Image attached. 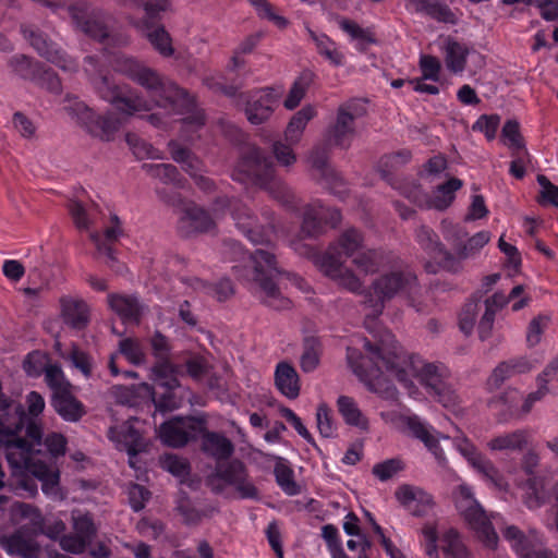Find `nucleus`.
<instances>
[{
	"label": "nucleus",
	"mask_w": 558,
	"mask_h": 558,
	"mask_svg": "<svg viewBox=\"0 0 558 558\" xmlns=\"http://www.w3.org/2000/svg\"><path fill=\"white\" fill-rule=\"evenodd\" d=\"M368 357H362L356 349H348V363L353 373L373 392L385 399H396L398 391L392 384L397 380L414 399L421 397L415 383L448 411L458 414L461 399L450 381L449 369L440 364L428 362L417 355L407 353L390 332L372 344L362 340Z\"/></svg>",
	"instance_id": "f257e3e1"
},
{
	"label": "nucleus",
	"mask_w": 558,
	"mask_h": 558,
	"mask_svg": "<svg viewBox=\"0 0 558 558\" xmlns=\"http://www.w3.org/2000/svg\"><path fill=\"white\" fill-rule=\"evenodd\" d=\"M20 422L16 427L12 426L14 437L16 441L23 444L26 453L23 457L24 463L21 465H11L13 476L17 478L19 486L27 492L29 496H34L37 493V485L34 482H29L26 477L31 474L41 482L43 493L52 498L62 500L64 494L59 486L60 472L54 463L46 462L44 460L43 447L51 457H60L65 453L66 439L63 435L58 433H51L46 436L44 442L41 441L43 428L36 422H29L26 427V437L24 439L21 435H16Z\"/></svg>",
	"instance_id": "f03ea898"
},
{
	"label": "nucleus",
	"mask_w": 558,
	"mask_h": 558,
	"mask_svg": "<svg viewBox=\"0 0 558 558\" xmlns=\"http://www.w3.org/2000/svg\"><path fill=\"white\" fill-rule=\"evenodd\" d=\"M363 236L355 229L344 231L328 250L316 259L319 270L339 287L361 293L364 278L378 271L381 255L377 251H360Z\"/></svg>",
	"instance_id": "7ed1b4c3"
},
{
	"label": "nucleus",
	"mask_w": 558,
	"mask_h": 558,
	"mask_svg": "<svg viewBox=\"0 0 558 558\" xmlns=\"http://www.w3.org/2000/svg\"><path fill=\"white\" fill-rule=\"evenodd\" d=\"M118 70L145 87L148 94L156 98L158 106L172 107L179 113H183V108H185L190 116L182 120L183 138L189 137L185 132H194L203 125V112L194 109L191 98L173 83L165 82L155 71L131 58H122L118 63Z\"/></svg>",
	"instance_id": "20e7f679"
},
{
	"label": "nucleus",
	"mask_w": 558,
	"mask_h": 558,
	"mask_svg": "<svg viewBox=\"0 0 558 558\" xmlns=\"http://www.w3.org/2000/svg\"><path fill=\"white\" fill-rule=\"evenodd\" d=\"M228 206L236 227L255 244H268L271 240L272 229L260 228L255 223L244 204L239 201L218 199L213 208V217L196 205H187L181 218V229L194 231L209 230L216 220L221 218L223 208Z\"/></svg>",
	"instance_id": "39448f33"
},
{
	"label": "nucleus",
	"mask_w": 558,
	"mask_h": 558,
	"mask_svg": "<svg viewBox=\"0 0 558 558\" xmlns=\"http://www.w3.org/2000/svg\"><path fill=\"white\" fill-rule=\"evenodd\" d=\"M180 369L172 363L165 361L151 369V379L160 387L167 389V393L159 400L156 399L153 388L142 383L138 385L114 386L111 388V396L116 402L124 405H136L142 401H153L160 410H173L182 404L183 395L177 396L179 388L178 374Z\"/></svg>",
	"instance_id": "423d86ee"
},
{
	"label": "nucleus",
	"mask_w": 558,
	"mask_h": 558,
	"mask_svg": "<svg viewBox=\"0 0 558 558\" xmlns=\"http://www.w3.org/2000/svg\"><path fill=\"white\" fill-rule=\"evenodd\" d=\"M235 253L245 263L243 270L239 265L233 266L236 276L246 280H253L258 284V296L262 301L275 310H288L291 301L282 295L280 289L272 279L279 274L275 254L270 251L258 248L253 255L247 256L240 245H234Z\"/></svg>",
	"instance_id": "0eeeda50"
},
{
	"label": "nucleus",
	"mask_w": 558,
	"mask_h": 558,
	"mask_svg": "<svg viewBox=\"0 0 558 558\" xmlns=\"http://www.w3.org/2000/svg\"><path fill=\"white\" fill-rule=\"evenodd\" d=\"M418 288L415 275L409 269H398L377 278L371 292L365 296L366 316L377 317L383 313L385 302L395 298H403L412 305Z\"/></svg>",
	"instance_id": "6e6552de"
},
{
	"label": "nucleus",
	"mask_w": 558,
	"mask_h": 558,
	"mask_svg": "<svg viewBox=\"0 0 558 558\" xmlns=\"http://www.w3.org/2000/svg\"><path fill=\"white\" fill-rule=\"evenodd\" d=\"M453 501L459 514L475 533L476 538L486 548L496 549L498 534L492 525V518L475 498L472 487L465 483L458 485L453 492Z\"/></svg>",
	"instance_id": "1a4fd4ad"
},
{
	"label": "nucleus",
	"mask_w": 558,
	"mask_h": 558,
	"mask_svg": "<svg viewBox=\"0 0 558 558\" xmlns=\"http://www.w3.org/2000/svg\"><path fill=\"white\" fill-rule=\"evenodd\" d=\"M380 415L386 423L391 424L396 429L420 439L440 466L447 465L446 453L440 447L439 440L448 439V436L436 432L434 427L416 415L396 411L381 412Z\"/></svg>",
	"instance_id": "9d476101"
},
{
	"label": "nucleus",
	"mask_w": 558,
	"mask_h": 558,
	"mask_svg": "<svg viewBox=\"0 0 558 558\" xmlns=\"http://www.w3.org/2000/svg\"><path fill=\"white\" fill-rule=\"evenodd\" d=\"M93 83L100 96L124 114H140L153 108L150 102L142 100L131 88L117 85L106 76H99Z\"/></svg>",
	"instance_id": "9b49d317"
},
{
	"label": "nucleus",
	"mask_w": 558,
	"mask_h": 558,
	"mask_svg": "<svg viewBox=\"0 0 558 558\" xmlns=\"http://www.w3.org/2000/svg\"><path fill=\"white\" fill-rule=\"evenodd\" d=\"M452 442L460 454L488 485L502 492L508 489V483L499 470L489 459H487L477 450V448L469 438H466L463 434H459L452 438Z\"/></svg>",
	"instance_id": "f8f14e48"
},
{
	"label": "nucleus",
	"mask_w": 558,
	"mask_h": 558,
	"mask_svg": "<svg viewBox=\"0 0 558 558\" xmlns=\"http://www.w3.org/2000/svg\"><path fill=\"white\" fill-rule=\"evenodd\" d=\"M64 109L94 136L110 141L121 125V121L111 116L99 117L75 97H66Z\"/></svg>",
	"instance_id": "ddd939ff"
},
{
	"label": "nucleus",
	"mask_w": 558,
	"mask_h": 558,
	"mask_svg": "<svg viewBox=\"0 0 558 558\" xmlns=\"http://www.w3.org/2000/svg\"><path fill=\"white\" fill-rule=\"evenodd\" d=\"M204 430L205 421L201 417H175L163 423L158 435L165 445L179 448L199 437Z\"/></svg>",
	"instance_id": "4468645a"
},
{
	"label": "nucleus",
	"mask_w": 558,
	"mask_h": 558,
	"mask_svg": "<svg viewBox=\"0 0 558 558\" xmlns=\"http://www.w3.org/2000/svg\"><path fill=\"white\" fill-rule=\"evenodd\" d=\"M364 113L361 100L352 99L341 105L333 126L328 132L327 141L331 145L348 147L354 137V119Z\"/></svg>",
	"instance_id": "2eb2a0df"
},
{
	"label": "nucleus",
	"mask_w": 558,
	"mask_h": 558,
	"mask_svg": "<svg viewBox=\"0 0 558 558\" xmlns=\"http://www.w3.org/2000/svg\"><path fill=\"white\" fill-rule=\"evenodd\" d=\"M233 178L243 182L252 181L270 189L268 182L274 178V165L263 156L258 148L253 147L248 150V155L238 163Z\"/></svg>",
	"instance_id": "dca6fc26"
},
{
	"label": "nucleus",
	"mask_w": 558,
	"mask_h": 558,
	"mask_svg": "<svg viewBox=\"0 0 558 558\" xmlns=\"http://www.w3.org/2000/svg\"><path fill=\"white\" fill-rule=\"evenodd\" d=\"M136 424H138L137 420H129L120 425L111 426L108 432V437L116 448L128 452L132 468H136V454L147 449V442L142 437L140 428L135 426Z\"/></svg>",
	"instance_id": "f3484780"
},
{
	"label": "nucleus",
	"mask_w": 558,
	"mask_h": 558,
	"mask_svg": "<svg viewBox=\"0 0 558 558\" xmlns=\"http://www.w3.org/2000/svg\"><path fill=\"white\" fill-rule=\"evenodd\" d=\"M395 497L400 506L413 515L424 517L434 512L435 502L433 497L418 486L400 485L395 492Z\"/></svg>",
	"instance_id": "a211bd4d"
},
{
	"label": "nucleus",
	"mask_w": 558,
	"mask_h": 558,
	"mask_svg": "<svg viewBox=\"0 0 558 558\" xmlns=\"http://www.w3.org/2000/svg\"><path fill=\"white\" fill-rule=\"evenodd\" d=\"M11 408L8 399H5L2 395H0V418L3 415H9L8 410ZM21 421V413L16 410L13 415V421L11 425H8L5 428H2V423L0 422V446H2L5 450L8 462L13 463L14 465H21L24 463V456L26 450L23 444L14 440V433L12 426L17 425Z\"/></svg>",
	"instance_id": "6ab92c4d"
},
{
	"label": "nucleus",
	"mask_w": 558,
	"mask_h": 558,
	"mask_svg": "<svg viewBox=\"0 0 558 558\" xmlns=\"http://www.w3.org/2000/svg\"><path fill=\"white\" fill-rule=\"evenodd\" d=\"M462 185L460 179L451 178L446 183L438 185L432 196H427L420 189H415L408 197L418 206L444 210L452 204L454 193Z\"/></svg>",
	"instance_id": "aec40b11"
},
{
	"label": "nucleus",
	"mask_w": 558,
	"mask_h": 558,
	"mask_svg": "<svg viewBox=\"0 0 558 558\" xmlns=\"http://www.w3.org/2000/svg\"><path fill=\"white\" fill-rule=\"evenodd\" d=\"M539 364L536 357L517 356L498 364L488 378L489 388H498L506 380L524 375L535 369Z\"/></svg>",
	"instance_id": "412c9836"
},
{
	"label": "nucleus",
	"mask_w": 558,
	"mask_h": 558,
	"mask_svg": "<svg viewBox=\"0 0 558 558\" xmlns=\"http://www.w3.org/2000/svg\"><path fill=\"white\" fill-rule=\"evenodd\" d=\"M281 96V90L267 88L256 92L247 101L245 113L252 124L268 120Z\"/></svg>",
	"instance_id": "4be33fe9"
},
{
	"label": "nucleus",
	"mask_w": 558,
	"mask_h": 558,
	"mask_svg": "<svg viewBox=\"0 0 558 558\" xmlns=\"http://www.w3.org/2000/svg\"><path fill=\"white\" fill-rule=\"evenodd\" d=\"M24 37L29 40L32 46L47 60L57 64L63 71H74L76 63L61 51L54 44L47 40L41 34L36 33L34 29L24 28Z\"/></svg>",
	"instance_id": "5701e85b"
},
{
	"label": "nucleus",
	"mask_w": 558,
	"mask_h": 558,
	"mask_svg": "<svg viewBox=\"0 0 558 558\" xmlns=\"http://www.w3.org/2000/svg\"><path fill=\"white\" fill-rule=\"evenodd\" d=\"M217 476L226 484L231 485L242 498L257 497L256 487L247 480L244 465L233 461L228 465H220L217 469Z\"/></svg>",
	"instance_id": "b1692460"
},
{
	"label": "nucleus",
	"mask_w": 558,
	"mask_h": 558,
	"mask_svg": "<svg viewBox=\"0 0 558 558\" xmlns=\"http://www.w3.org/2000/svg\"><path fill=\"white\" fill-rule=\"evenodd\" d=\"M417 240L437 265L452 271L458 269L456 258L439 243L436 234L430 229L421 228L417 231Z\"/></svg>",
	"instance_id": "393cba45"
},
{
	"label": "nucleus",
	"mask_w": 558,
	"mask_h": 558,
	"mask_svg": "<svg viewBox=\"0 0 558 558\" xmlns=\"http://www.w3.org/2000/svg\"><path fill=\"white\" fill-rule=\"evenodd\" d=\"M446 239L452 245L457 258L462 260L475 256L490 241L492 234L488 231H480L463 241L462 230L459 229Z\"/></svg>",
	"instance_id": "a878e982"
},
{
	"label": "nucleus",
	"mask_w": 558,
	"mask_h": 558,
	"mask_svg": "<svg viewBox=\"0 0 558 558\" xmlns=\"http://www.w3.org/2000/svg\"><path fill=\"white\" fill-rule=\"evenodd\" d=\"M439 49L448 71L453 74H461L465 69L466 58L470 53L469 47L447 36L439 39Z\"/></svg>",
	"instance_id": "bb28decb"
},
{
	"label": "nucleus",
	"mask_w": 558,
	"mask_h": 558,
	"mask_svg": "<svg viewBox=\"0 0 558 558\" xmlns=\"http://www.w3.org/2000/svg\"><path fill=\"white\" fill-rule=\"evenodd\" d=\"M169 148L172 159L182 165V168L194 179L195 183L204 190H209L211 182L202 174V162L177 142H170Z\"/></svg>",
	"instance_id": "cd10ccee"
},
{
	"label": "nucleus",
	"mask_w": 558,
	"mask_h": 558,
	"mask_svg": "<svg viewBox=\"0 0 558 558\" xmlns=\"http://www.w3.org/2000/svg\"><path fill=\"white\" fill-rule=\"evenodd\" d=\"M341 215L336 209H327L320 204L308 205L304 209L302 231L308 235H315L319 229L322 221L336 225L340 221Z\"/></svg>",
	"instance_id": "c85d7f7f"
},
{
	"label": "nucleus",
	"mask_w": 558,
	"mask_h": 558,
	"mask_svg": "<svg viewBox=\"0 0 558 558\" xmlns=\"http://www.w3.org/2000/svg\"><path fill=\"white\" fill-rule=\"evenodd\" d=\"M275 386L288 399H296L301 391L296 369L288 362H279L275 369Z\"/></svg>",
	"instance_id": "c756f323"
},
{
	"label": "nucleus",
	"mask_w": 558,
	"mask_h": 558,
	"mask_svg": "<svg viewBox=\"0 0 558 558\" xmlns=\"http://www.w3.org/2000/svg\"><path fill=\"white\" fill-rule=\"evenodd\" d=\"M501 532L504 538L510 543L511 548L520 558L531 549L542 546V538L535 531L524 534L518 526L507 524Z\"/></svg>",
	"instance_id": "7c9ffc66"
},
{
	"label": "nucleus",
	"mask_w": 558,
	"mask_h": 558,
	"mask_svg": "<svg viewBox=\"0 0 558 558\" xmlns=\"http://www.w3.org/2000/svg\"><path fill=\"white\" fill-rule=\"evenodd\" d=\"M337 410L343 422L360 432L369 429V420L360 409L357 402L349 396H339L336 402Z\"/></svg>",
	"instance_id": "2f4dec72"
},
{
	"label": "nucleus",
	"mask_w": 558,
	"mask_h": 558,
	"mask_svg": "<svg viewBox=\"0 0 558 558\" xmlns=\"http://www.w3.org/2000/svg\"><path fill=\"white\" fill-rule=\"evenodd\" d=\"M530 438L527 430L515 429L494 436L487 441L486 447L490 451H520L530 444Z\"/></svg>",
	"instance_id": "473e14b6"
},
{
	"label": "nucleus",
	"mask_w": 558,
	"mask_h": 558,
	"mask_svg": "<svg viewBox=\"0 0 558 558\" xmlns=\"http://www.w3.org/2000/svg\"><path fill=\"white\" fill-rule=\"evenodd\" d=\"M9 403L11 404V408L8 410L9 415H3L0 418V422L3 424L2 428H5L8 425H11L13 421V415L17 409V411L21 413V421L19 428L16 429V435H20V432L22 430V424L25 416L37 417L39 414L43 413L45 409V400L43 396L36 391H31L25 398L26 412L22 411L21 407L15 405L10 401Z\"/></svg>",
	"instance_id": "72a5a7b5"
},
{
	"label": "nucleus",
	"mask_w": 558,
	"mask_h": 558,
	"mask_svg": "<svg viewBox=\"0 0 558 558\" xmlns=\"http://www.w3.org/2000/svg\"><path fill=\"white\" fill-rule=\"evenodd\" d=\"M108 304L126 324H137L144 311V306L132 296L110 294L108 295Z\"/></svg>",
	"instance_id": "f704fd0d"
},
{
	"label": "nucleus",
	"mask_w": 558,
	"mask_h": 558,
	"mask_svg": "<svg viewBox=\"0 0 558 558\" xmlns=\"http://www.w3.org/2000/svg\"><path fill=\"white\" fill-rule=\"evenodd\" d=\"M64 322L73 328L81 329L88 323V307L80 299L63 296L60 301Z\"/></svg>",
	"instance_id": "c9c22d12"
},
{
	"label": "nucleus",
	"mask_w": 558,
	"mask_h": 558,
	"mask_svg": "<svg viewBox=\"0 0 558 558\" xmlns=\"http://www.w3.org/2000/svg\"><path fill=\"white\" fill-rule=\"evenodd\" d=\"M408 10L428 15L437 21L454 23V14L450 9L437 0H407Z\"/></svg>",
	"instance_id": "e433bc0d"
},
{
	"label": "nucleus",
	"mask_w": 558,
	"mask_h": 558,
	"mask_svg": "<svg viewBox=\"0 0 558 558\" xmlns=\"http://www.w3.org/2000/svg\"><path fill=\"white\" fill-rule=\"evenodd\" d=\"M52 405L57 413L69 422H76L85 414L84 405L72 395L71 390L54 396Z\"/></svg>",
	"instance_id": "4c0bfd02"
},
{
	"label": "nucleus",
	"mask_w": 558,
	"mask_h": 558,
	"mask_svg": "<svg viewBox=\"0 0 558 558\" xmlns=\"http://www.w3.org/2000/svg\"><path fill=\"white\" fill-rule=\"evenodd\" d=\"M316 116L315 107L307 105L295 112L290 119L284 131L286 141L290 144H296L301 141L307 123Z\"/></svg>",
	"instance_id": "58836bf2"
},
{
	"label": "nucleus",
	"mask_w": 558,
	"mask_h": 558,
	"mask_svg": "<svg viewBox=\"0 0 558 558\" xmlns=\"http://www.w3.org/2000/svg\"><path fill=\"white\" fill-rule=\"evenodd\" d=\"M11 519L15 524L29 531H36L43 525L41 514L37 509L29 505L14 501L10 506Z\"/></svg>",
	"instance_id": "ea45409f"
},
{
	"label": "nucleus",
	"mask_w": 558,
	"mask_h": 558,
	"mask_svg": "<svg viewBox=\"0 0 558 558\" xmlns=\"http://www.w3.org/2000/svg\"><path fill=\"white\" fill-rule=\"evenodd\" d=\"M202 436V449L207 454L214 457L216 460L227 459L233 451L231 441L223 435L217 433H207L204 430Z\"/></svg>",
	"instance_id": "a19ab883"
},
{
	"label": "nucleus",
	"mask_w": 558,
	"mask_h": 558,
	"mask_svg": "<svg viewBox=\"0 0 558 558\" xmlns=\"http://www.w3.org/2000/svg\"><path fill=\"white\" fill-rule=\"evenodd\" d=\"M440 548L445 558H470L471 550L456 529H448L440 537Z\"/></svg>",
	"instance_id": "79ce46f5"
},
{
	"label": "nucleus",
	"mask_w": 558,
	"mask_h": 558,
	"mask_svg": "<svg viewBox=\"0 0 558 558\" xmlns=\"http://www.w3.org/2000/svg\"><path fill=\"white\" fill-rule=\"evenodd\" d=\"M490 302L499 308L511 303L512 311L518 312L530 304L531 296L525 293L523 284H517L510 290L509 294L501 292L493 294Z\"/></svg>",
	"instance_id": "37998d69"
},
{
	"label": "nucleus",
	"mask_w": 558,
	"mask_h": 558,
	"mask_svg": "<svg viewBox=\"0 0 558 558\" xmlns=\"http://www.w3.org/2000/svg\"><path fill=\"white\" fill-rule=\"evenodd\" d=\"M339 27L350 36L351 40L355 43V47L359 50H364L368 45L375 43L374 35L369 28H362L359 24L351 20H339Z\"/></svg>",
	"instance_id": "c03bdc74"
},
{
	"label": "nucleus",
	"mask_w": 558,
	"mask_h": 558,
	"mask_svg": "<svg viewBox=\"0 0 558 558\" xmlns=\"http://www.w3.org/2000/svg\"><path fill=\"white\" fill-rule=\"evenodd\" d=\"M522 396L517 388H508L498 397L489 401V407L501 412H509L511 414H521L520 407Z\"/></svg>",
	"instance_id": "a18cd8bd"
},
{
	"label": "nucleus",
	"mask_w": 558,
	"mask_h": 558,
	"mask_svg": "<svg viewBox=\"0 0 558 558\" xmlns=\"http://www.w3.org/2000/svg\"><path fill=\"white\" fill-rule=\"evenodd\" d=\"M311 38L315 41L317 49L330 63L341 65L343 63V53L337 48L336 44L324 34H316L308 31Z\"/></svg>",
	"instance_id": "49530a36"
},
{
	"label": "nucleus",
	"mask_w": 558,
	"mask_h": 558,
	"mask_svg": "<svg viewBox=\"0 0 558 558\" xmlns=\"http://www.w3.org/2000/svg\"><path fill=\"white\" fill-rule=\"evenodd\" d=\"M161 468L177 477L181 483H183L191 471L190 464L186 459L179 457L177 454L168 453L160 458Z\"/></svg>",
	"instance_id": "de8ad7c7"
},
{
	"label": "nucleus",
	"mask_w": 558,
	"mask_h": 558,
	"mask_svg": "<svg viewBox=\"0 0 558 558\" xmlns=\"http://www.w3.org/2000/svg\"><path fill=\"white\" fill-rule=\"evenodd\" d=\"M145 35L154 48L162 56L169 57L173 53L170 35L163 27L146 26Z\"/></svg>",
	"instance_id": "09e8293b"
},
{
	"label": "nucleus",
	"mask_w": 558,
	"mask_h": 558,
	"mask_svg": "<svg viewBox=\"0 0 558 558\" xmlns=\"http://www.w3.org/2000/svg\"><path fill=\"white\" fill-rule=\"evenodd\" d=\"M551 317L548 314H538L530 320L525 333L527 347L533 348L542 341V337L549 327Z\"/></svg>",
	"instance_id": "8fccbe9b"
},
{
	"label": "nucleus",
	"mask_w": 558,
	"mask_h": 558,
	"mask_svg": "<svg viewBox=\"0 0 558 558\" xmlns=\"http://www.w3.org/2000/svg\"><path fill=\"white\" fill-rule=\"evenodd\" d=\"M274 472L278 485L286 494L293 496L299 493V486L293 480V471L283 459H278Z\"/></svg>",
	"instance_id": "3c124183"
},
{
	"label": "nucleus",
	"mask_w": 558,
	"mask_h": 558,
	"mask_svg": "<svg viewBox=\"0 0 558 558\" xmlns=\"http://www.w3.org/2000/svg\"><path fill=\"white\" fill-rule=\"evenodd\" d=\"M45 380L53 391V397L68 390H72V385L64 377L62 369L58 365H48L45 369Z\"/></svg>",
	"instance_id": "603ef678"
},
{
	"label": "nucleus",
	"mask_w": 558,
	"mask_h": 558,
	"mask_svg": "<svg viewBox=\"0 0 558 558\" xmlns=\"http://www.w3.org/2000/svg\"><path fill=\"white\" fill-rule=\"evenodd\" d=\"M310 84H311V75L310 74H302L301 76H299L294 81L293 85L291 86L289 94L283 101V106L288 110H292V109L296 108L300 105V102L302 101V99L304 98Z\"/></svg>",
	"instance_id": "864d4df0"
},
{
	"label": "nucleus",
	"mask_w": 558,
	"mask_h": 558,
	"mask_svg": "<svg viewBox=\"0 0 558 558\" xmlns=\"http://www.w3.org/2000/svg\"><path fill=\"white\" fill-rule=\"evenodd\" d=\"M421 545L429 558H439V547L437 545L438 532L436 522H425L421 529Z\"/></svg>",
	"instance_id": "5fc2aeb1"
},
{
	"label": "nucleus",
	"mask_w": 558,
	"mask_h": 558,
	"mask_svg": "<svg viewBox=\"0 0 558 558\" xmlns=\"http://www.w3.org/2000/svg\"><path fill=\"white\" fill-rule=\"evenodd\" d=\"M316 425L323 437H333L336 434V423L332 418L331 410L326 402H320L316 409Z\"/></svg>",
	"instance_id": "6e6d98bb"
},
{
	"label": "nucleus",
	"mask_w": 558,
	"mask_h": 558,
	"mask_svg": "<svg viewBox=\"0 0 558 558\" xmlns=\"http://www.w3.org/2000/svg\"><path fill=\"white\" fill-rule=\"evenodd\" d=\"M71 14L76 26L87 35L98 39H102L107 36L105 25L97 17H88L86 21H83L75 9L71 10Z\"/></svg>",
	"instance_id": "4d7b16f0"
},
{
	"label": "nucleus",
	"mask_w": 558,
	"mask_h": 558,
	"mask_svg": "<svg viewBox=\"0 0 558 558\" xmlns=\"http://www.w3.org/2000/svg\"><path fill=\"white\" fill-rule=\"evenodd\" d=\"M501 141L511 150L515 153L523 151V154L526 155L519 131V124L515 121L506 122L502 128Z\"/></svg>",
	"instance_id": "13d9d810"
},
{
	"label": "nucleus",
	"mask_w": 558,
	"mask_h": 558,
	"mask_svg": "<svg viewBox=\"0 0 558 558\" xmlns=\"http://www.w3.org/2000/svg\"><path fill=\"white\" fill-rule=\"evenodd\" d=\"M119 353L135 365L142 364L145 361L144 350L136 339H122L119 343Z\"/></svg>",
	"instance_id": "bf43d9fd"
},
{
	"label": "nucleus",
	"mask_w": 558,
	"mask_h": 558,
	"mask_svg": "<svg viewBox=\"0 0 558 558\" xmlns=\"http://www.w3.org/2000/svg\"><path fill=\"white\" fill-rule=\"evenodd\" d=\"M126 143L132 149L133 154L140 159H158L161 157L158 149L154 148L144 140L140 138L136 134H126Z\"/></svg>",
	"instance_id": "052dcab7"
},
{
	"label": "nucleus",
	"mask_w": 558,
	"mask_h": 558,
	"mask_svg": "<svg viewBox=\"0 0 558 558\" xmlns=\"http://www.w3.org/2000/svg\"><path fill=\"white\" fill-rule=\"evenodd\" d=\"M72 520L75 533H77L81 536H84V538L89 542L96 533V529L92 521V518L86 513L74 511L72 513Z\"/></svg>",
	"instance_id": "680f3d73"
},
{
	"label": "nucleus",
	"mask_w": 558,
	"mask_h": 558,
	"mask_svg": "<svg viewBox=\"0 0 558 558\" xmlns=\"http://www.w3.org/2000/svg\"><path fill=\"white\" fill-rule=\"evenodd\" d=\"M481 308L482 306L477 302H471L464 306L459 318V326L462 332L470 335L473 331Z\"/></svg>",
	"instance_id": "e2e57ef3"
},
{
	"label": "nucleus",
	"mask_w": 558,
	"mask_h": 558,
	"mask_svg": "<svg viewBox=\"0 0 558 558\" xmlns=\"http://www.w3.org/2000/svg\"><path fill=\"white\" fill-rule=\"evenodd\" d=\"M144 170L151 175L153 178H157L165 183H170L175 181L177 169L172 165L167 163H145L143 166Z\"/></svg>",
	"instance_id": "0e129e2a"
},
{
	"label": "nucleus",
	"mask_w": 558,
	"mask_h": 558,
	"mask_svg": "<svg viewBox=\"0 0 558 558\" xmlns=\"http://www.w3.org/2000/svg\"><path fill=\"white\" fill-rule=\"evenodd\" d=\"M403 463L399 459H389L373 466V474L380 481H387L393 477L403 469Z\"/></svg>",
	"instance_id": "69168bd1"
},
{
	"label": "nucleus",
	"mask_w": 558,
	"mask_h": 558,
	"mask_svg": "<svg viewBox=\"0 0 558 558\" xmlns=\"http://www.w3.org/2000/svg\"><path fill=\"white\" fill-rule=\"evenodd\" d=\"M420 69L424 80L437 82L441 70L440 61L429 54H423L420 58Z\"/></svg>",
	"instance_id": "338daca9"
},
{
	"label": "nucleus",
	"mask_w": 558,
	"mask_h": 558,
	"mask_svg": "<svg viewBox=\"0 0 558 558\" xmlns=\"http://www.w3.org/2000/svg\"><path fill=\"white\" fill-rule=\"evenodd\" d=\"M484 306L485 311L478 324V335L482 340H485L490 336L495 320V314L498 308L490 302V298L486 300Z\"/></svg>",
	"instance_id": "774afa93"
}]
</instances>
